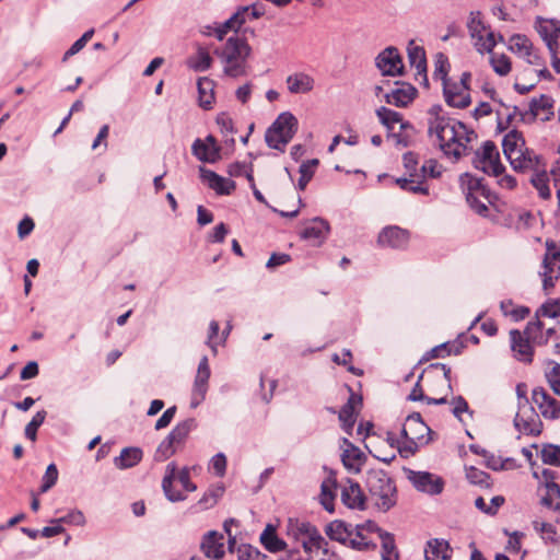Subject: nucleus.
<instances>
[{
    "label": "nucleus",
    "instance_id": "nucleus-1",
    "mask_svg": "<svg viewBox=\"0 0 560 560\" xmlns=\"http://www.w3.org/2000/svg\"><path fill=\"white\" fill-rule=\"evenodd\" d=\"M428 115V135L444 155L458 161L470 153L469 143L477 138L475 130L469 129L463 121L444 115L439 104L432 105Z\"/></svg>",
    "mask_w": 560,
    "mask_h": 560
},
{
    "label": "nucleus",
    "instance_id": "nucleus-2",
    "mask_svg": "<svg viewBox=\"0 0 560 560\" xmlns=\"http://www.w3.org/2000/svg\"><path fill=\"white\" fill-rule=\"evenodd\" d=\"M250 52L252 48L246 39L237 35L229 37L222 49L214 50V54L224 63V73L231 78H238L247 73L246 65Z\"/></svg>",
    "mask_w": 560,
    "mask_h": 560
},
{
    "label": "nucleus",
    "instance_id": "nucleus-3",
    "mask_svg": "<svg viewBox=\"0 0 560 560\" xmlns=\"http://www.w3.org/2000/svg\"><path fill=\"white\" fill-rule=\"evenodd\" d=\"M365 486L380 511L387 512L396 505L395 481L383 469H369L365 476Z\"/></svg>",
    "mask_w": 560,
    "mask_h": 560
},
{
    "label": "nucleus",
    "instance_id": "nucleus-4",
    "mask_svg": "<svg viewBox=\"0 0 560 560\" xmlns=\"http://www.w3.org/2000/svg\"><path fill=\"white\" fill-rule=\"evenodd\" d=\"M459 186L469 207L477 214L485 218L488 217V206L480 198L490 205H494L498 196L485 184V179L470 173H464L459 176Z\"/></svg>",
    "mask_w": 560,
    "mask_h": 560
},
{
    "label": "nucleus",
    "instance_id": "nucleus-5",
    "mask_svg": "<svg viewBox=\"0 0 560 560\" xmlns=\"http://www.w3.org/2000/svg\"><path fill=\"white\" fill-rule=\"evenodd\" d=\"M298 128L299 121L296 117L290 112H283L266 130L265 141L269 148L283 153L287 144L296 133Z\"/></svg>",
    "mask_w": 560,
    "mask_h": 560
},
{
    "label": "nucleus",
    "instance_id": "nucleus-6",
    "mask_svg": "<svg viewBox=\"0 0 560 560\" xmlns=\"http://www.w3.org/2000/svg\"><path fill=\"white\" fill-rule=\"evenodd\" d=\"M177 479L184 490L188 492H194L197 489V486L190 480V470L188 467L182 468L177 471V465L175 462H171L167 464L165 469V476L162 480V489L166 499L171 502H180L186 500V494L180 491L174 490L173 482Z\"/></svg>",
    "mask_w": 560,
    "mask_h": 560
},
{
    "label": "nucleus",
    "instance_id": "nucleus-7",
    "mask_svg": "<svg viewBox=\"0 0 560 560\" xmlns=\"http://www.w3.org/2000/svg\"><path fill=\"white\" fill-rule=\"evenodd\" d=\"M471 163L475 168L489 176L499 177L505 171V166L500 161L498 148L490 140L485 141L481 148L475 151Z\"/></svg>",
    "mask_w": 560,
    "mask_h": 560
},
{
    "label": "nucleus",
    "instance_id": "nucleus-8",
    "mask_svg": "<svg viewBox=\"0 0 560 560\" xmlns=\"http://www.w3.org/2000/svg\"><path fill=\"white\" fill-rule=\"evenodd\" d=\"M407 479L420 492L436 495L444 489V480L442 477L435 476L429 471H416L410 468H404Z\"/></svg>",
    "mask_w": 560,
    "mask_h": 560
},
{
    "label": "nucleus",
    "instance_id": "nucleus-9",
    "mask_svg": "<svg viewBox=\"0 0 560 560\" xmlns=\"http://www.w3.org/2000/svg\"><path fill=\"white\" fill-rule=\"evenodd\" d=\"M345 387L350 395L347 402L341 407L338 413V419L345 433L352 435L357 421V415L363 406V398L361 395L355 394L351 386L346 384Z\"/></svg>",
    "mask_w": 560,
    "mask_h": 560
},
{
    "label": "nucleus",
    "instance_id": "nucleus-10",
    "mask_svg": "<svg viewBox=\"0 0 560 560\" xmlns=\"http://www.w3.org/2000/svg\"><path fill=\"white\" fill-rule=\"evenodd\" d=\"M555 101L550 95L541 94L529 102L528 110L521 114V120L526 124L534 122L537 118L541 121H549L553 116Z\"/></svg>",
    "mask_w": 560,
    "mask_h": 560
},
{
    "label": "nucleus",
    "instance_id": "nucleus-11",
    "mask_svg": "<svg viewBox=\"0 0 560 560\" xmlns=\"http://www.w3.org/2000/svg\"><path fill=\"white\" fill-rule=\"evenodd\" d=\"M362 529H369L370 533H377L382 540V555L386 557H394L395 560L399 559V553L396 548L395 537L393 534L382 529L375 522L366 521L363 524H358L354 528L355 536L360 539H364Z\"/></svg>",
    "mask_w": 560,
    "mask_h": 560
},
{
    "label": "nucleus",
    "instance_id": "nucleus-12",
    "mask_svg": "<svg viewBox=\"0 0 560 560\" xmlns=\"http://www.w3.org/2000/svg\"><path fill=\"white\" fill-rule=\"evenodd\" d=\"M536 30L546 43L552 58L560 54V21L538 18Z\"/></svg>",
    "mask_w": 560,
    "mask_h": 560
},
{
    "label": "nucleus",
    "instance_id": "nucleus-13",
    "mask_svg": "<svg viewBox=\"0 0 560 560\" xmlns=\"http://www.w3.org/2000/svg\"><path fill=\"white\" fill-rule=\"evenodd\" d=\"M375 65L383 75L395 77L402 73L401 56L396 47L389 46L375 58Z\"/></svg>",
    "mask_w": 560,
    "mask_h": 560
},
{
    "label": "nucleus",
    "instance_id": "nucleus-14",
    "mask_svg": "<svg viewBox=\"0 0 560 560\" xmlns=\"http://www.w3.org/2000/svg\"><path fill=\"white\" fill-rule=\"evenodd\" d=\"M287 529L288 534L295 539L307 537L312 546L317 549L320 548V544L324 541L316 526L305 520L290 517L288 520Z\"/></svg>",
    "mask_w": 560,
    "mask_h": 560
},
{
    "label": "nucleus",
    "instance_id": "nucleus-15",
    "mask_svg": "<svg viewBox=\"0 0 560 560\" xmlns=\"http://www.w3.org/2000/svg\"><path fill=\"white\" fill-rule=\"evenodd\" d=\"M532 399L545 419L560 418V401L552 397L544 387H535Z\"/></svg>",
    "mask_w": 560,
    "mask_h": 560
},
{
    "label": "nucleus",
    "instance_id": "nucleus-16",
    "mask_svg": "<svg viewBox=\"0 0 560 560\" xmlns=\"http://www.w3.org/2000/svg\"><path fill=\"white\" fill-rule=\"evenodd\" d=\"M514 425L523 434L533 436L539 435L542 430V422L532 406L520 407V411L514 418Z\"/></svg>",
    "mask_w": 560,
    "mask_h": 560
},
{
    "label": "nucleus",
    "instance_id": "nucleus-17",
    "mask_svg": "<svg viewBox=\"0 0 560 560\" xmlns=\"http://www.w3.org/2000/svg\"><path fill=\"white\" fill-rule=\"evenodd\" d=\"M210 378L208 358L203 355L198 364L197 374L194 381L190 406L196 408L205 399Z\"/></svg>",
    "mask_w": 560,
    "mask_h": 560
},
{
    "label": "nucleus",
    "instance_id": "nucleus-18",
    "mask_svg": "<svg viewBox=\"0 0 560 560\" xmlns=\"http://www.w3.org/2000/svg\"><path fill=\"white\" fill-rule=\"evenodd\" d=\"M431 433V429L425 424L419 412H412L406 419L401 430L402 438H412L419 441L420 444H428L430 439L425 438Z\"/></svg>",
    "mask_w": 560,
    "mask_h": 560
},
{
    "label": "nucleus",
    "instance_id": "nucleus-19",
    "mask_svg": "<svg viewBox=\"0 0 560 560\" xmlns=\"http://www.w3.org/2000/svg\"><path fill=\"white\" fill-rule=\"evenodd\" d=\"M530 341L532 338H529L524 332L522 334L517 329H512L510 331L511 349L514 352V357L517 361L524 363L533 362L534 348Z\"/></svg>",
    "mask_w": 560,
    "mask_h": 560
},
{
    "label": "nucleus",
    "instance_id": "nucleus-20",
    "mask_svg": "<svg viewBox=\"0 0 560 560\" xmlns=\"http://www.w3.org/2000/svg\"><path fill=\"white\" fill-rule=\"evenodd\" d=\"M330 231L329 223L323 218H314L300 233L302 240L313 246H320Z\"/></svg>",
    "mask_w": 560,
    "mask_h": 560
},
{
    "label": "nucleus",
    "instance_id": "nucleus-21",
    "mask_svg": "<svg viewBox=\"0 0 560 560\" xmlns=\"http://www.w3.org/2000/svg\"><path fill=\"white\" fill-rule=\"evenodd\" d=\"M199 172L200 178L203 182H207L209 188L214 190L217 195L230 196L236 188V183L234 180L220 176L211 170L200 166Z\"/></svg>",
    "mask_w": 560,
    "mask_h": 560
},
{
    "label": "nucleus",
    "instance_id": "nucleus-22",
    "mask_svg": "<svg viewBox=\"0 0 560 560\" xmlns=\"http://www.w3.org/2000/svg\"><path fill=\"white\" fill-rule=\"evenodd\" d=\"M443 96L445 103L453 108L464 109L471 104L469 92L465 89H460L457 82L451 80L443 83Z\"/></svg>",
    "mask_w": 560,
    "mask_h": 560
},
{
    "label": "nucleus",
    "instance_id": "nucleus-23",
    "mask_svg": "<svg viewBox=\"0 0 560 560\" xmlns=\"http://www.w3.org/2000/svg\"><path fill=\"white\" fill-rule=\"evenodd\" d=\"M340 499L341 502L349 509L363 511L366 508V498L362 492L360 485L349 478L341 487Z\"/></svg>",
    "mask_w": 560,
    "mask_h": 560
},
{
    "label": "nucleus",
    "instance_id": "nucleus-24",
    "mask_svg": "<svg viewBox=\"0 0 560 560\" xmlns=\"http://www.w3.org/2000/svg\"><path fill=\"white\" fill-rule=\"evenodd\" d=\"M509 162L515 172L525 173L528 171H538L541 163V156L537 155L532 149L524 145Z\"/></svg>",
    "mask_w": 560,
    "mask_h": 560
},
{
    "label": "nucleus",
    "instance_id": "nucleus-25",
    "mask_svg": "<svg viewBox=\"0 0 560 560\" xmlns=\"http://www.w3.org/2000/svg\"><path fill=\"white\" fill-rule=\"evenodd\" d=\"M480 15L481 14L478 11L471 12L470 20L467 26L471 37H477L480 40L486 37V40L482 43V48L488 52H491L495 46L494 35L492 32L487 31V27L481 21Z\"/></svg>",
    "mask_w": 560,
    "mask_h": 560
},
{
    "label": "nucleus",
    "instance_id": "nucleus-26",
    "mask_svg": "<svg viewBox=\"0 0 560 560\" xmlns=\"http://www.w3.org/2000/svg\"><path fill=\"white\" fill-rule=\"evenodd\" d=\"M409 241V232L399 226H386L378 234L377 242L382 246L404 248Z\"/></svg>",
    "mask_w": 560,
    "mask_h": 560
},
{
    "label": "nucleus",
    "instance_id": "nucleus-27",
    "mask_svg": "<svg viewBox=\"0 0 560 560\" xmlns=\"http://www.w3.org/2000/svg\"><path fill=\"white\" fill-rule=\"evenodd\" d=\"M396 84L399 86L387 93L385 101L387 104L396 107H407L416 98L418 91L412 84L407 82H396Z\"/></svg>",
    "mask_w": 560,
    "mask_h": 560
},
{
    "label": "nucleus",
    "instance_id": "nucleus-28",
    "mask_svg": "<svg viewBox=\"0 0 560 560\" xmlns=\"http://www.w3.org/2000/svg\"><path fill=\"white\" fill-rule=\"evenodd\" d=\"M200 548L205 556L212 560H219L224 556V536L217 530L208 532L201 541Z\"/></svg>",
    "mask_w": 560,
    "mask_h": 560
},
{
    "label": "nucleus",
    "instance_id": "nucleus-29",
    "mask_svg": "<svg viewBox=\"0 0 560 560\" xmlns=\"http://www.w3.org/2000/svg\"><path fill=\"white\" fill-rule=\"evenodd\" d=\"M408 60L411 67L416 68L417 75H421L425 86H429V80L427 77V57L425 50L421 46H417L415 40L408 43Z\"/></svg>",
    "mask_w": 560,
    "mask_h": 560
},
{
    "label": "nucleus",
    "instance_id": "nucleus-30",
    "mask_svg": "<svg viewBox=\"0 0 560 560\" xmlns=\"http://www.w3.org/2000/svg\"><path fill=\"white\" fill-rule=\"evenodd\" d=\"M544 323L540 319H533L527 323L524 334L532 338V341L538 346H545L549 342L550 338L556 336L557 329L548 328L545 334L542 332Z\"/></svg>",
    "mask_w": 560,
    "mask_h": 560
},
{
    "label": "nucleus",
    "instance_id": "nucleus-31",
    "mask_svg": "<svg viewBox=\"0 0 560 560\" xmlns=\"http://www.w3.org/2000/svg\"><path fill=\"white\" fill-rule=\"evenodd\" d=\"M285 83L291 94H305L314 89L315 80L305 72H295L287 78Z\"/></svg>",
    "mask_w": 560,
    "mask_h": 560
},
{
    "label": "nucleus",
    "instance_id": "nucleus-32",
    "mask_svg": "<svg viewBox=\"0 0 560 560\" xmlns=\"http://www.w3.org/2000/svg\"><path fill=\"white\" fill-rule=\"evenodd\" d=\"M376 115L380 121L389 130L394 129V125L399 122L401 130H411L413 131V126L411 122L404 120L402 115L399 112L393 110L388 107L381 106L376 109Z\"/></svg>",
    "mask_w": 560,
    "mask_h": 560
},
{
    "label": "nucleus",
    "instance_id": "nucleus-33",
    "mask_svg": "<svg viewBox=\"0 0 560 560\" xmlns=\"http://www.w3.org/2000/svg\"><path fill=\"white\" fill-rule=\"evenodd\" d=\"M325 534L329 539L347 545L348 538L353 534V528L345 521L335 520L326 525Z\"/></svg>",
    "mask_w": 560,
    "mask_h": 560
},
{
    "label": "nucleus",
    "instance_id": "nucleus-34",
    "mask_svg": "<svg viewBox=\"0 0 560 560\" xmlns=\"http://www.w3.org/2000/svg\"><path fill=\"white\" fill-rule=\"evenodd\" d=\"M143 457L140 447L129 446L121 450L120 455L114 458V465L118 469H128L138 465Z\"/></svg>",
    "mask_w": 560,
    "mask_h": 560
},
{
    "label": "nucleus",
    "instance_id": "nucleus-35",
    "mask_svg": "<svg viewBox=\"0 0 560 560\" xmlns=\"http://www.w3.org/2000/svg\"><path fill=\"white\" fill-rule=\"evenodd\" d=\"M224 492L225 488L222 483L210 486L192 509L195 512H200L213 508L223 497Z\"/></svg>",
    "mask_w": 560,
    "mask_h": 560
},
{
    "label": "nucleus",
    "instance_id": "nucleus-36",
    "mask_svg": "<svg viewBox=\"0 0 560 560\" xmlns=\"http://www.w3.org/2000/svg\"><path fill=\"white\" fill-rule=\"evenodd\" d=\"M214 81L206 77L199 78L197 81L198 104L206 110L212 108L214 102Z\"/></svg>",
    "mask_w": 560,
    "mask_h": 560
},
{
    "label": "nucleus",
    "instance_id": "nucleus-37",
    "mask_svg": "<svg viewBox=\"0 0 560 560\" xmlns=\"http://www.w3.org/2000/svg\"><path fill=\"white\" fill-rule=\"evenodd\" d=\"M451 557L452 549L446 540L434 538L428 541V549H425V560H450Z\"/></svg>",
    "mask_w": 560,
    "mask_h": 560
},
{
    "label": "nucleus",
    "instance_id": "nucleus-38",
    "mask_svg": "<svg viewBox=\"0 0 560 560\" xmlns=\"http://www.w3.org/2000/svg\"><path fill=\"white\" fill-rule=\"evenodd\" d=\"M524 145L525 139L522 132L517 130H511L504 136L502 141L503 153L509 161H511Z\"/></svg>",
    "mask_w": 560,
    "mask_h": 560
},
{
    "label": "nucleus",
    "instance_id": "nucleus-39",
    "mask_svg": "<svg viewBox=\"0 0 560 560\" xmlns=\"http://www.w3.org/2000/svg\"><path fill=\"white\" fill-rule=\"evenodd\" d=\"M191 150L194 155L201 162L215 163L220 159L221 148H210L200 139L194 141Z\"/></svg>",
    "mask_w": 560,
    "mask_h": 560
},
{
    "label": "nucleus",
    "instance_id": "nucleus-40",
    "mask_svg": "<svg viewBox=\"0 0 560 560\" xmlns=\"http://www.w3.org/2000/svg\"><path fill=\"white\" fill-rule=\"evenodd\" d=\"M197 427L194 418H188L178 422L173 430L167 434L176 446L184 444L189 433Z\"/></svg>",
    "mask_w": 560,
    "mask_h": 560
},
{
    "label": "nucleus",
    "instance_id": "nucleus-41",
    "mask_svg": "<svg viewBox=\"0 0 560 560\" xmlns=\"http://www.w3.org/2000/svg\"><path fill=\"white\" fill-rule=\"evenodd\" d=\"M396 184L406 191L429 195V187L423 185L419 173H410L409 178H397Z\"/></svg>",
    "mask_w": 560,
    "mask_h": 560
},
{
    "label": "nucleus",
    "instance_id": "nucleus-42",
    "mask_svg": "<svg viewBox=\"0 0 560 560\" xmlns=\"http://www.w3.org/2000/svg\"><path fill=\"white\" fill-rule=\"evenodd\" d=\"M336 489H337L336 480L327 479V480L323 481V483L320 486V495H319L320 504L329 513L335 512L334 502L336 499Z\"/></svg>",
    "mask_w": 560,
    "mask_h": 560
},
{
    "label": "nucleus",
    "instance_id": "nucleus-43",
    "mask_svg": "<svg viewBox=\"0 0 560 560\" xmlns=\"http://www.w3.org/2000/svg\"><path fill=\"white\" fill-rule=\"evenodd\" d=\"M212 61V57L208 50L198 46L196 55L188 59L187 65L196 72H203L211 68Z\"/></svg>",
    "mask_w": 560,
    "mask_h": 560
},
{
    "label": "nucleus",
    "instance_id": "nucleus-44",
    "mask_svg": "<svg viewBox=\"0 0 560 560\" xmlns=\"http://www.w3.org/2000/svg\"><path fill=\"white\" fill-rule=\"evenodd\" d=\"M260 541L264 547L270 552H278L285 548L287 544L280 539L271 525H268L260 535Z\"/></svg>",
    "mask_w": 560,
    "mask_h": 560
},
{
    "label": "nucleus",
    "instance_id": "nucleus-45",
    "mask_svg": "<svg viewBox=\"0 0 560 560\" xmlns=\"http://www.w3.org/2000/svg\"><path fill=\"white\" fill-rule=\"evenodd\" d=\"M535 173L530 177V184L536 188L538 191V196L544 199L548 200L551 198V190L549 187V176L546 173V171H534Z\"/></svg>",
    "mask_w": 560,
    "mask_h": 560
},
{
    "label": "nucleus",
    "instance_id": "nucleus-46",
    "mask_svg": "<svg viewBox=\"0 0 560 560\" xmlns=\"http://www.w3.org/2000/svg\"><path fill=\"white\" fill-rule=\"evenodd\" d=\"M533 47L532 40L522 34H514L510 37L509 48L512 52L517 56L524 58L526 55H529V50Z\"/></svg>",
    "mask_w": 560,
    "mask_h": 560
},
{
    "label": "nucleus",
    "instance_id": "nucleus-47",
    "mask_svg": "<svg viewBox=\"0 0 560 560\" xmlns=\"http://www.w3.org/2000/svg\"><path fill=\"white\" fill-rule=\"evenodd\" d=\"M546 254L542 259L544 268H553L556 264H559V273H560V243L557 244L553 240L548 238L545 243Z\"/></svg>",
    "mask_w": 560,
    "mask_h": 560
},
{
    "label": "nucleus",
    "instance_id": "nucleus-48",
    "mask_svg": "<svg viewBox=\"0 0 560 560\" xmlns=\"http://www.w3.org/2000/svg\"><path fill=\"white\" fill-rule=\"evenodd\" d=\"M317 159L308 160L307 162H304L300 165L299 172H300V178L298 182V188L300 190H304L307 186V184L311 182L313 175H314V167L318 165Z\"/></svg>",
    "mask_w": 560,
    "mask_h": 560
},
{
    "label": "nucleus",
    "instance_id": "nucleus-49",
    "mask_svg": "<svg viewBox=\"0 0 560 560\" xmlns=\"http://www.w3.org/2000/svg\"><path fill=\"white\" fill-rule=\"evenodd\" d=\"M46 417V410H39L33 416L32 420L26 424L24 430V434L27 440L32 442L36 441L37 430L45 422Z\"/></svg>",
    "mask_w": 560,
    "mask_h": 560
},
{
    "label": "nucleus",
    "instance_id": "nucleus-50",
    "mask_svg": "<svg viewBox=\"0 0 560 560\" xmlns=\"http://www.w3.org/2000/svg\"><path fill=\"white\" fill-rule=\"evenodd\" d=\"M434 67L435 68H434L433 77L435 80H441L442 83L450 80V78H448L450 62H448L447 57L444 54L439 52L436 55Z\"/></svg>",
    "mask_w": 560,
    "mask_h": 560
},
{
    "label": "nucleus",
    "instance_id": "nucleus-51",
    "mask_svg": "<svg viewBox=\"0 0 560 560\" xmlns=\"http://www.w3.org/2000/svg\"><path fill=\"white\" fill-rule=\"evenodd\" d=\"M176 445L172 441V439L166 435L165 439L159 444L155 453L154 460L155 462H164L168 459L176 452Z\"/></svg>",
    "mask_w": 560,
    "mask_h": 560
},
{
    "label": "nucleus",
    "instance_id": "nucleus-52",
    "mask_svg": "<svg viewBox=\"0 0 560 560\" xmlns=\"http://www.w3.org/2000/svg\"><path fill=\"white\" fill-rule=\"evenodd\" d=\"M490 63L493 68V71L501 77L509 74L512 69L511 60L504 54H502V55L493 54L490 57Z\"/></svg>",
    "mask_w": 560,
    "mask_h": 560
},
{
    "label": "nucleus",
    "instance_id": "nucleus-53",
    "mask_svg": "<svg viewBox=\"0 0 560 560\" xmlns=\"http://www.w3.org/2000/svg\"><path fill=\"white\" fill-rule=\"evenodd\" d=\"M541 460L544 464L560 467V446L555 444L544 445Z\"/></svg>",
    "mask_w": 560,
    "mask_h": 560
},
{
    "label": "nucleus",
    "instance_id": "nucleus-54",
    "mask_svg": "<svg viewBox=\"0 0 560 560\" xmlns=\"http://www.w3.org/2000/svg\"><path fill=\"white\" fill-rule=\"evenodd\" d=\"M558 316H560V300L547 301L535 313V319H540V317L556 318Z\"/></svg>",
    "mask_w": 560,
    "mask_h": 560
},
{
    "label": "nucleus",
    "instance_id": "nucleus-55",
    "mask_svg": "<svg viewBox=\"0 0 560 560\" xmlns=\"http://www.w3.org/2000/svg\"><path fill=\"white\" fill-rule=\"evenodd\" d=\"M238 560H272L265 553H261L257 548L250 545H242L238 548Z\"/></svg>",
    "mask_w": 560,
    "mask_h": 560
},
{
    "label": "nucleus",
    "instance_id": "nucleus-56",
    "mask_svg": "<svg viewBox=\"0 0 560 560\" xmlns=\"http://www.w3.org/2000/svg\"><path fill=\"white\" fill-rule=\"evenodd\" d=\"M58 475L59 474L57 466L54 463L49 464L45 471V475L43 476V482L39 488V492L45 493L48 490H50L56 485L58 480Z\"/></svg>",
    "mask_w": 560,
    "mask_h": 560
},
{
    "label": "nucleus",
    "instance_id": "nucleus-57",
    "mask_svg": "<svg viewBox=\"0 0 560 560\" xmlns=\"http://www.w3.org/2000/svg\"><path fill=\"white\" fill-rule=\"evenodd\" d=\"M93 34H94V30L91 28V30L86 31L79 39H77L71 45V47L65 52V55L62 57V61H66L67 59H69L70 57L74 56L80 50H82L83 47L86 45V43L92 38Z\"/></svg>",
    "mask_w": 560,
    "mask_h": 560
},
{
    "label": "nucleus",
    "instance_id": "nucleus-58",
    "mask_svg": "<svg viewBox=\"0 0 560 560\" xmlns=\"http://www.w3.org/2000/svg\"><path fill=\"white\" fill-rule=\"evenodd\" d=\"M552 363V368L546 372L545 376L553 393L560 396V363Z\"/></svg>",
    "mask_w": 560,
    "mask_h": 560
},
{
    "label": "nucleus",
    "instance_id": "nucleus-59",
    "mask_svg": "<svg viewBox=\"0 0 560 560\" xmlns=\"http://www.w3.org/2000/svg\"><path fill=\"white\" fill-rule=\"evenodd\" d=\"M442 174V165L439 164L435 160H429L427 161L421 170H420V177L423 180L427 176L431 178H438Z\"/></svg>",
    "mask_w": 560,
    "mask_h": 560
},
{
    "label": "nucleus",
    "instance_id": "nucleus-60",
    "mask_svg": "<svg viewBox=\"0 0 560 560\" xmlns=\"http://www.w3.org/2000/svg\"><path fill=\"white\" fill-rule=\"evenodd\" d=\"M467 479L474 485L485 486V487L490 486L489 485L490 475L487 474L486 471H482L475 467H470L467 470Z\"/></svg>",
    "mask_w": 560,
    "mask_h": 560
},
{
    "label": "nucleus",
    "instance_id": "nucleus-61",
    "mask_svg": "<svg viewBox=\"0 0 560 560\" xmlns=\"http://www.w3.org/2000/svg\"><path fill=\"white\" fill-rule=\"evenodd\" d=\"M50 523H66L75 526H82L85 523V517L81 511L74 510L60 518L52 520Z\"/></svg>",
    "mask_w": 560,
    "mask_h": 560
},
{
    "label": "nucleus",
    "instance_id": "nucleus-62",
    "mask_svg": "<svg viewBox=\"0 0 560 560\" xmlns=\"http://www.w3.org/2000/svg\"><path fill=\"white\" fill-rule=\"evenodd\" d=\"M404 439H405V442L401 445L400 444L397 445V448H398L400 456L407 458L410 455L416 454V452L419 448V445H421V444L419 443V441L413 440L410 436L404 438Z\"/></svg>",
    "mask_w": 560,
    "mask_h": 560
},
{
    "label": "nucleus",
    "instance_id": "nucleus-63",
    "mask_svg": "<svg viewBox=\"0 0 560 560\" xmlns=\"http://www.w3.org/2000/svg\"><path fill=\"white\" fill-rule=\"evenodd\" d=\"M415 130H399V132H389L388 137H392L396 144L402 148H407L411 145L413 139Z\"/></svg>",
    "mask_w": 560,
    "mask_h": 560
},
{
    "label": "nucleus",
    "instance_id": "nucleus-64",
    "mask_svg": "<svg viewBox=\"0 0 560 560\" xmlns=\"http://www.w3.org/2000/svg\"><path fill=\"white\" fill-rule=\"evenodd\" d=\"M345 444L348 445V448L345 450L342 454V462L346 467H351V464L349 463L350 459L360 460L363 456L362 452L354 446L352 443H350L347 439L343 440Z\"/></svg>",
    "mask_w": 560,
    "mask_h": 560
}]
</instances>
